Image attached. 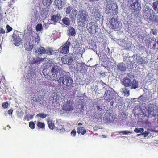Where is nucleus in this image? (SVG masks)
<instances>
[{"mask_svg":"<svg viewBox=\"0 0 158 158\" xmlns=\"http://www.w3.org/2000/svg\"><path fill=\"white\" fill-rule=\"evenodd\" d=\"M33 115L31 114H27L25 116L24 118L25 120L28 121L33 118Z\"/></svg>","mask_w":158,"mask_h":158,"instance_id":"f704fd0d","label":"nucleus"},{"mask_svg":"<svg viewBox=\"0 0 158 158\" xmlns=\"http://www.w3.org/2000/svg\"><path fill=\"white\" fill-rule=\"evenodd\" d=\"M152 7L155 11L158 13V1H156L152 3Z\"/></svg>","mask_w":158,"mask_h":158,"instance_id":"72a5a7b5","label":"nucleus"},{"mask_svg":"<svg viewBox=\"0 0 158 158\" xmlns=\"http://www.w3.org/2000/svg\"><path fill=\"white\" fill-rule=\"evenodd\" d=\"M67 32L71 36L75 35L76 34L75 29L72 27H70V28L67 30Z\"/></svg>","mask_w":158,"mask_h":158,"instance_id":"c85d7f7f","label":"nucleus"},{"mask_svg":"<svg viewBox=\"0 0 158 158\" xmlns=\"http://www.w3.org/2000/svg\"><path fill=\"white\" fill-rule=\"evenodd\" d=\"M77 13V10L73 9L72 10L69 17L72 21L75 20Z\"/></svg>","mask_w":158,"mask_h":158,"instance_id":"412c9836","label":"nucleus"},{"mask_svg":"<svg viewBox=\"0 0 158 158\" xmlns=\"http://www.w3.org/2000/svg\"><path fill=\"white\" fill-rule=\"evenodd\" d=\"M144 131L143 128H136L134 130V131L136 133H142Z\"/></svg>","mask_w":158,"mask_h":158,"instance_id":"c9c22d12","label":"nucleus"},{"mask_svg":"<svg viewBox=\"0 0 158 158\" xmlns=\"http://www.w3.org/2000/svg\"><path fill=\"white\" fill-rule=\"evenodd\" d=\"M112 13L114 15H116L118 13V9L117 8H115L114 10L112 9Z\"/></svg>","mask_w":158,"mask_h":158,"instance_id":"603ef678","label":"nucleus"},{"mask_svg":"<svg viewBox=\"0 0 158 158\" xmlns=\"http://www.w3.org/2000/svg\"><path fill=\"white\" fill-rule=\"evenodd\" d=\"M85 52V50L83 48L78 47V48L75 49V53L77 56H82V54Z\"/></svg>","mask_w":158,"mask_h":158,"instance_id":"6ab92c4d","label":"nucleus"},{"mask_svg":"<svg viewBox=\"0 0 158 158\" xmlns=\"http://www.w3.org/2000/svg\"><path fill=\"white\" fill-rule=\"evenodd\" d=\"M61 60L64 63H66L68 61V63L69 64H72L73 62V60L71 58L68 59L67 55H66L63 56L61 58Z\"/></svg>","mask_w":158,"mask_h":158,"instance_id":"a211bd4d","label":"nucleus"},{"mask_svg":"<svg viewBox=\"0 0 158 158\" xmlns=\"http://www.w3.org/2000/svg\"><path fill=\"white\" fill-rule=\"evenodd\" d=\"M34 122L36 123V121H35Z\"/></svg>","mask_w":158,"mask_h":158,"instance_id":"69168bd1","label":"nucleus"},{"mask_svg":"<svg viewBox=\"0 0 158 158\" xmlns=\"http://www.w3.org/2000/svg\"><path fill=\"white\" fill-rule=\"evenodd\" d=\"M141 135H142V133H140V134H138L137 135V136H141Z\"/></svg>","mask_w":158,"mask_h":158,"instance_id":"e2e57ef3","label":"nucleus"},{"mask_svg":"<svg viewBox=\"0 0 158 158\" xmlns=\"http://www.w3.org/2000/svg\"><path fill=\"white\" fill-rule=\"evenodd\" d=\"M133 2L130 6L131 8L134 10V14L138 15L141 8V5L139 3L138 0H131Z\"/></svg>","mask_w":158,"mask_h":158,"instance_id":"6e6552de","label":"nucleus"},{"mask_svg":"<svg viewBox=\"0 0 158 158\" xmlns=\"http://www.w3.org/2000/svg\"><path fill=\"white\" fill-rule=\"evenodd\" d=\"M149 133V132L148 131H146L145 132H143L142 133L143 136L145 137H147Z\"/></svg>","mask_w":158,"mask_h":158,"instance_id":"a18cd8bd","label":"nucleus"},{"mask_svg":"<svg viewBox=\"0 0 158 158\" xmlns=\"http://www.w3.org/2000/svg\"><path fill=\"white\" fill-rule=\"evenodd\" d=\"M72 9V7L70 6H69L67 7L66 8L65 10L66 14H70Z\"/></svg>","mask_w":158,"mask_h":158,"instance_id":"79ce46f5","label":"nucleus"},{"mask_svg":"<svg viewBox=\"0 0 158 158\" xmlns=\"http://www.w3.org/2000/svg\"><path fill=\"white\" fill-rule=\"evenodd\" d=\"M77 131L79 134L81 133L82 135H84L86 132L85 129L83 127H79L77 129Z\"/></svg>","mask_w":158,"mask_h":158,"instance_id":"5701e85b","label":"nucleus"},{"mask_svg":"<svg viewBox=\"0 0 158 158\" xmlns=\"http://www.w3.org/2000/svg\"><path fill=\"white\" fill-rule=\"evenodd\" d=\"M13 110L12 109H10L8 111V114L11 115L13 112Z\"/></svg>","mask_w":158,"mask_h":158,"instance_id":"5fc2aeb1","label":"nucleus"},{"mask_svg":"<svg viewBox=\"0 0 158 158\" xmlns=\"http://www.w3.org/2000/svg\"><path fill=\"white\" fill-rule=\"evenodd\" d=\"M132 81L130 79L127 77H125L123 79L122 84L125 87H129L131 85Z\"/></svg>","mask_w":158,"mask_h":158,"instance_id":"f3484780","label":"nucleus"},{"mask_svg":"<svg viewBox=\"0 0 158 158\" xmlns=\"http://www.w3.org/2000/svg\"><path fill=\"white\" fill-rule=\"evenodd\" d=\"M146 44H149L152 48L156 50H158V41L156 43V39L154 38H151L148 36L145 37L144 40Z\"/></svg>","mask_w":158,"mask_h":158,"instance_id":"1a4fd4ad","label":"nucleus"},{"mask_svg":"<svg viewBox=\"0 0 158 158\" xmlns=\"http://www.w3.org/2000/svg\"><path fill=\"white\" fill-rule=\"evenodd\" d=\"M95 106V107L97 110V111L95 112V114L100 118L103 114L102 109V108L101 105L99 104L98 103H96Z\"/></svg>","mask_w":158,"mask_h":158,"instance_id":"dca6fc26","label":"nucleus"},{"mask_svg":"<svg viewBox=\"0 0 158 158\" xmlns=\"http://www.w3.org/2000/svg\"><path fill=\"white\" fill-rule=\"evenodd\" d=\"M35 124L32 121H31L29 123V127L32 129H33L35 128Z\"/></svg>","mask_w":158,"mask_h":158,"instance_id":"a19ab883","label":"nucleus"},{"mask_svg":"<svg viewBox=\"0 0 158 158\" xmlns=\"http://www.w3.org/2000/svg\"><path fill=\"white\" fill-rule=\"evenodd\" d=\"M61 19V16L59 14H57L52 16L51 20L54 22H57Z\"/></svg>","mask_w":158,"mask_h":158,"instance_id":"aec40b11","label":"nucleus"},{"mask_svg":"<svg viewBox=\"0 0 158 158\" xmlns=\"http://www.w3.org/2000/svg\"><path fill=\"white\" fill-rule=\"evenodd\" d=\"M82 124L80 122L78 123V125H82Z\"/></svg>","mask_w":158,"mask_h":158,"instance_id":"0e129e2a","label":"nucleus"},{"mask_svg":"<svg viewBox=\"0 0 158 158\" xmlns=\"http://www.w3.org/2000/svg\"><path fill=\"white\" fill-rule=\"evenodd\" d=\"M37 126V129H43L45 128V124L44 123H42L40 121H37L36 123Z\"/></svg>","mask_w":158,"mask_h":158,"instance_id":"a878e982","label":"nucleus"},{"mask_svg":"<svg viewBox=\"0 0 158 158\" xmlns=\"http://www.w3.org/2000/svg\"><path fill=\"white\" fill-rule=\"evenodd\" d=\"M131 84V85L130 88L131 89H135L138 87V82L135 79H134L132 81Z\"/></svg>","mask_w":158,"mask_h":158,"instance_id":"393cba45","label":"nucleus"},{"mask_svg":"<svg viewBox=\"0 0 158 158\" xmlns=\"http://www.w3.org/2000/svg\"><path fill=\"white\" fill-rule=\"evenodd\" d=\"M88 19V14L87 13L81 10L79 11L78 15L77 22L79 26L83 27L85 26Z\"/></svg>","mask_w":158,"mask_h":158,"instance_id":"20e7f679","label":"nucleus"},{"mask_svg":"<svg viewBox=\"0 0 158 158\" xmlns=\"http://www.w3.org/2000/svg\"><path fill=\"white\" fill-rule=\"evenodd\" d=\"M62 21L64 24L66 26H69L70 24V21L68 17L63 18L62 19Z\"/></svg>","mask_w":158,"mask_h":158,"instance_id":"cd10ccee","label":"nucleus"},{"mask_svg":"<svg viewBox=\"0 0 158 158\" xmlns=\"http://www.w3.org/2000/svg\"><path fill=\"white\" fill-rule=\"evenodd\" d=\"M76 69L77 72H80L81 73H83L87 72V66L84 63H78L77 65Z\"/></svg>","mask_w":158,"mask_h":158,"instance_id":"f8f14e48","label":"nucleus"},{"mask_svg":"<svg viewBox=\"0 0 158 158\" xmlns=\"http://www.w3.org/2000/svg\"><path fill=\"white\" fill-rule=\"evenodd\" d=\"M76 131L74 129L71 132V135L73 136H75L76 135Z\"/></svg>","mask_w":158,"mask_h":158,"instance_id":"8fccbe9b","label":"nucleus"},{"mask_svg":"<svg viewBox=\"0 0 158 158\" xmlns=\"http://www.w3.org/2000/svg\"><path fill=\"white\" fill-rule=\"evenodd\" d=\"M74 98L72 95L68 96V98L62 106V109L65 113H69L73 111L74 107Z\"/></svg>","mask_w":158,"mask_h":158,"instance_id":"7ed1b4c3","label":"nucleus"},{"mask_svg":"<svg viewBox=\"0 0 158 158\" xmlns=\"http://www.w3.org/2000/svg\"><path fill=\"white\" fill-rule=\"evenodd\" d=\"M114 90L113 88L109 87L106 90L104 95L105 99L108 102H114L116 99L115 96L113 93Z\"/></svg>","mask_w":158,"mask_h":158,"instance_id":"423d86ee","label":"nucleus"},{"mask_svg":"<svg viewBox=\"0 0 158 158\" xmlns=\"http://www.w3.org/2000/svg\"><path fill=\"white\" fill-rule=\"evenodd\" d=\"M137 63L139 64H142L143 62V58L140 56H138L136 58Z\"/></svg>","mask_w":158,"mask_h":158,"instance_id":"e433bc0d","label":"nucleus"},{"mask_svg":"<svg viewBox=\"0 0 158 158\" xmlns=\"http://www.w3.org/2000/svg\"><path fill=\"white\" fill-rule=\"evenodd\" d=\"M110 28L112 29H118L121 26V23L117 21V19L112 18L110 19Z\"/></svg>","mask_w":158,"mask_h":158,"instance_id":"9d476101","label":"nucleus"},{"mask_svg":"<svg viewBox=\"0 0 158 158\" xmlns=\"http://www.w3.org/2000/svg\"><path fill=\"white\" fill-rule=\"evenodd\" d=\"M112 8V6H109L108 4H107L106 6V9L108 10H109L110 9H111Z\"/></svg>","mask_w":158,"mask_h":158,"instance_id":"4d7b16f0","label":"nucleus"},{"mask_svg":"<svg viewBox=\"0 0 158 158\" xmlns=\"http://www.w3.org/2000/svg\"><path fill=\"white\" fill-rule=\"evenodd\" d=\"M6 28L7 29V32H10L12 29V28L8 25H7L6 26Z\"/></svg>","mask_w":158,"mask_h":158,"instance_id":"09e8293b","label":"nucleus"},{"mask_svg":"<svg viewBox=\"0 0 158 158\" xmlns=\"http://www.w3.org/2000/svg\"><path fill=\"white\" fill-rule=\"evenodd\" d=\"M47 121L49 128L51 129H53L55 127L54 123L50 120V118H48Z\"/></svg>","mask_w":158,"mask_h":158,"instance_id":"c756f323","label":"nucleus"},{"mask_svg":"<svg viewBox=\"0 0 158 158\" xmlns=\"http://www.w3.org/2000/svg\"><path fill=\"white\" fill-rule=\"evenodd\" d=\"M36 52L39 54H42L46 53V51L43 47L41 46L37 49Z\"/></svg>","mask_w":158,"mask_h":158,"instance_id":"b1692460","label":"nucleus"},{"mask_svg":"<svg viewBox=\"0 0 158 158\" xmlns=\"http://www.w3.org/2000/svg\"><path fill=\"white\" fill-rule=\"evenodd\" d=\"M12 41L15 46H19L21 44L22 39L18 34L14 33L12 35Z\"/></svg>","mask_w":158,"mask_h":158,"instance_id":"ddd939ff","label":"nucleus"},{"mask_svg":"<svg viewBox=\"0 0 158 158\" xmlns=\"http://www.w3.org/2000/svg\"><path fill=\"white\" fill-rule=\"evenodd\" d=\"M117 67L118 70L122 71H125L126 69L125 64L123 62L118 63Z\"/></svg>","mask_w":158,"mask_h":158,"instance_id":"4be33fe9","label":"nucleus"},{"mask_svg":"<svg viewBox=\"0 0 158 158\" xmlns=\"http://www.w3.org/2000/svg\"><path fill=\"white\" fill-rule=\"evenodd\" d=\"M60 76L58 81L59 84L61 85L62 83L63 85V89L64 90H71L74 86V84L69 73L64 72L63 75Z\"/></svg>","mask_w":158,"mask_h":158,"instance_id":"f257e3e1","label":"nucleus"},{"mask_svg":"<svg viewBox=\"0 0 158 158\" xmlns=\"http://www.w3.org/2000/svg\"><path fill=\"white\" fill-rule=\"evenodd\" d=\"M101 75L102 76H104L106 75V74H105V73H102L101 74Z\"/></svg>","mask_w":158,"mask_h":158,"instance_id":"680f3d73","label":"nucleus"},{"mask_svg":"<svg viewBox=\"0 0 158 158\" xmlns=\"http://www.w3.org/2000/svg\"><path fill=\"white\" fill-rule=\"evenodd\" d=\"M54 2L56 6H57L59 9L62 8L63 6L61 0H55Z\"/></svg>","mask_w":158,"mask_h":158,"instance_id":"bb28decb","label":"nucleus"},{"mask_svg":"<svg viewBox=\"0 0 158 158\" xmlns=\"http://www.w3.org/2000/svg\"><path fill=\"white\" fill-rule=\"evenodd\" d=\"M144 1L146 3H148L150 2V0H144Z\"/></svg>","mask_w":158,"mask_h":158,"instance_id":"052dcab7","label":"nucleus"},{"mask_svg":"<svg viewBox=\"0 0 158 158\" xmlns=\"http://www.w3.org/2000/svg\"><path fill=\"white\" fill-rule=\"evenodd\" d=\"M3 19V16L2 14L0 13V21Z\"/></svg>","mask_w":158,"mask_h":158,"instance_id":"13d9d810","label":"nucleus"},{"mask_svg":"<svg viewBox=\"0 0 158 158\" xmlns=\"http://www.w3.org/2000/svg\"><path fill=\"white\" fill-rule=\"evenodd\" d=\"M71 45L70 41L68 40L59 49L60 52L63 54H66L69 52V47Z\"/></svg>","mask_w":158,"mask_h":158,"instance_id":"9b49d317","label":"nucleus"},{"mask_svg":"<svg viewBox=\"0 0 158 158\" xmlns=\"http://www.w3.org/2000/svg\"><path fill=\"white\" fill-rule=\"evenodd\" d=\"M60 67L57 65H54L52 68L51 72L52 73L51 76V79L52 81H58V79L60 77V76L63 75L64 71L58 72Z\"/></svg>","mask_w":158,"mask_h":158,"instance_id":"39448f33","label":"nucleus"},{"mask_svg":"<svg viewBox=\"0 0 158 158\" xmlns=\"http://www.w3.org/2000/svg\"><path fill=\"white\" fill-rule=\"evenodd\" d=\"M5 33V31L2 28H1L0 30V34L1 33L4 34Z\"/></svg>","mask_w":158,"mask_h":158,"instance_id":"6e6d98bb","label":"nucleus"},{"mask_svg":"<svg viewBox=\"0 0 158 158\" xmlns=\"http://www.w3.org/2000/svg\"><path fill=\"white\" fill-rule=\"evenodd\" d=\"M37 116L43 119L47 117V115L46 114L44 113H41L38 114L37 115Z\"/></svg>","mask_w":158,"mask_h":158,"instance_id":"37998d69","label":"nucleus"},{"mask_svg":"<svg viewBox=\"0 0 158 158\" xmlns=\"http://www.w3.org/2000/svg\"><path fill=\"white\" fill-rule=\"evenodd\" d=\"M24 47L26 50L27 51H31L32 48V45H30L29 43H25L24 44Z\"/></svg>","mask_w":158,"mask_h":158,"instance_id":"7c9ffc66","label":"nucleus"},{"mask_svg":"<svg viewBox=\"0 0 158 158\" xmlns=\"http://www.w3.org/2000/svg\"><path fill=\"white\" fill-rule=\"evenodd\" d=\"M63 128V127H60V129H59L57 128V130H58V131H61V130H63L62 129Z\"/></svg>","mask_w":158,"mask_h":158,"instance_id":"bf43d9fd","label":"nucleus"},{"mask_svg":"<svg viewBox=\"0 0 158 158\" xmlns=\"http://www.w3.org/2000/svg\"><path fill=\"white\" fill-rule=\"evenodd\" d=\"M27 35L29 36L30 38V39L31 40L32 39L33 40L34 39H35V41H37L39 40V37L37 33L33 32L31 31H29L27 33Z\"/></svg>","mask_w":158,"mask_h":158,"instance_id":"4468645a","label":"nucleus"},{"mask_svg":"<svg viewBox=\"0 0 158 158\" xmlns=\"http://www.w3.org/2000/svg\"><path fill=\"white\" fill-rule=\"evenodd\" d=\"M53 1V0H43L42 2L45 6H48L51 5Z\"/></svg>","mask_w":158,"mask_h":158,"instance_id":"2f4dec72","label":"nucleus"},{"mask_svg":"<svg viewBox=\"0 0 158 158\" xmlns=\"http://www.w3.org/2000/svg\"><path fill=\"white\" fill-rule=\"evenodd\" d=\"M43 99L40 97L38 96L36 98V102H38L40 104H41V101Z\"/></svg>","mask_w":158,"mask_h":158,"instance_id":"49530a36","label":"nucleus"},{"mask_svg":"<svg viewBox=\"0 0 158 158\" xmlns=\"http://www.w3.org/2000/svg\"><path fill=\"white\" fill-rule=\"evenodd\" d=\"M152 34L155 36H156L157 35L158 31L156 29H152Z\"/></svg>","mask_w":158,"mask_h":158,"instance_id":"864d4df0","label":"nucleus"},{"mask_svg":"<svg viewBox=\"0 0 158 158\" xmlns=\"http://www.w3.org/2000/svg\"><path fill=\"white\" fill-rule=\"evenodd\" d=\"M44 58H37L36 60H34L33 62H31V64H39L42 62L44 61Z\"/></svg>","mask_w":158,"mask_h":158,"instance_id":"473e14b6","label":"nucleus"},{"mask_svg":"<svg viewBox=\"0 0 158 158\" xmlns=\"http://www.w3.org/2000/svg\"><path fill=\"white\" fill-rule=\"evenodd\" d=\"M8 103L7 102H6L2 103V106L4 108H6L8 107Z\"/></svg>","mask_w":158,"mask_h":158,"instance_id":"de8ad7c7","label":"nucleus"},{"mask_svg":"<svg viewBox=\"0 0 158 158\" xmlns=\"http://www.w3.org/2000/svg\"><path fill=\"white\" fill-rule=\"evenodd\" d=\"M93 12H92V16L93 19H95V21L99 20L102 17V15H101L99 11L96 9L93 10Z\"/></svg>","mask_w":158,"mask_h":158,"instance_id":"2eb2a0df","label":"nucleus"},{"mask_svg":"<svg viewBox=\"0 0 158 158\" xmlns=\"http://www.w3.org/2000/svg\"><path fill=\"white\" fill-rule=\"evenodd\" d=\"M123 92L124 94L127 95V96H128L130 94L129 91L128 90V89L126 87H125L123 89Z\"/></svg>","mask_w":158,"mask_h":158,"instance_id":"58836bf2","label":"nucleus"},{"mask_svg":"<svg viewBox=\"0 0 158 158\" xmlns=\"http://www.w3.org/2000/svg\"><path fill=\"white\" fill-rule=\"evenodd\" d=\"M80 44L77 42H76V44L74 45V49H76L78 48V47H80Z\"/></svg>","mask_w":158,"mask_h":158,"instance_id":"3c124183","label":"nucleus"},{"mask_svg":"<svg viewBox=\"0 0 158 158\" xmlns=\"http://www.w3.org/2000/svg\"><path fill=\"white\" fill-rule=\"evenodd\" d=\"M42 29V26L41 24H38L36 27V30L37 31L41 30Z\"/></svg>","mask_w":158,"mask_h":158,"instance_id":"ea45409f","label":"nucleus"},{"mask_svg":"<svg viewBox=\"0 0 158 158\" xmlns=\"http://www.w3.org/2000/svg\"><path fill=\"white\" fill-rule=\"evenodd\" d=\"M86 28L88 32L91 34H94L98 31L97 24L94 22H90L86 25Z\"/></svg>","mask_w":158,"mask_h":158,"instance_id":"0eeeda50","label":"nucleus"},{"mask_svg":"<svg viewBox=\"0 0 158 158\" xmlns=\"http://www.w3.org/2000/svg\"><path fill=\"white\" fill-rule=\"evenodd\" d=\"M143 17L146 20L158 23V16L155 15L154 11L148 6H145L143 8Z\"/></svg>","mask_w":158,"mask_h":158,"instance_id":"f03ea898","label":"nucleus"},{"mask_svg":"<svg viewBox=\"0 0 158 158\" xmlns=\"http://www.w3.org/2000/svg\"><path fill=\"white\" fill-rule=\"evenodd\" d=\"M118 133H119V134L122 133L123 135H124L128 134H131V133H132V132H130V131H119L118 132Z\"/></svg>","mask_w":158,"mask_h":158,"instance_id":"c03bdc74","label":"nucleus"},{"mask_svg":"<svg viewBox=\"0 0 158 158\" xmlns=\"http://www.w3.org/2000/svg\"><path fill=\"white\" fill-rule=\"evenodd\" d=\"M46 53L48 55H52L53 50L50 48H47L46 49Z\"/></svg>","mask_w":158,"mask_h":158,"instance_id":"4c0bfd02","label":"nucleus"}]
</instances>
